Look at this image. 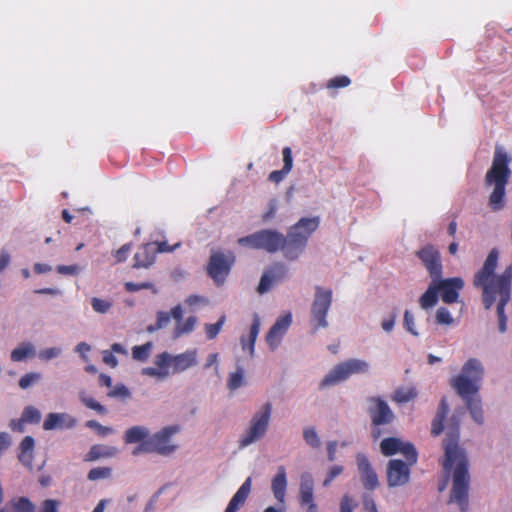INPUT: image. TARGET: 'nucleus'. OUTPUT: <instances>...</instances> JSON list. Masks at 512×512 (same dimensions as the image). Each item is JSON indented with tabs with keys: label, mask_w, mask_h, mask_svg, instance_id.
Instances as JSON below:
<instances>
[{
	"label": "nucleus",
	"mask_w": 512,
	"mask_h": 512,
	"mask_svg": "<svg viewBox=\"0 0 512 512\" xmlns=\"http://www.w3.org/2000/svg\"><path fill=\"white\" fill-rule=\"evenodd\" d=\"M498 253L492 250L481 270H479L473 280L475 287L482 288V300L485 309L489 310L497 301L496 312L499 321V331L504 333L507 329V317L505 315V306L510 300L511 281H512V263L504 272L495 276L494 271L497 267Z\"/></svg>",
	"instance_id": "nucleus-1"
},
{
	"label": "nucleus",
	"mask_w": 512,
	"mask_h": 512,
	"mask_svg": "<svg viewBox=\"0 0 512 512\" xmlns=\"http://www.w3.org/2000/svg\"><path fill=\"white\" fill-rule=\"evenodd\" d=\"M463 412H455L446 428V437L443 441L445 451L444 470L453 471V485L450 502L458 504L462 512L468 507L469 472L468 460L465 451L458 445L460 417Z\"/></svg>",
	"instance_id": "nucleus-2"
},
{
	"label": "nucleus",
	"mask_w": 512,
	"mask_h": 512,
	"mask_svg": "<svg viewBox=\"0 0 512 512\" xmlns=\"http://www.w3.org/2000/svg\"><path fill=\"white\" fill-rule=\"evenodd\" d=\"M510 161L511 158L508 156L504 147L497 144L495 146L492 165L484 179L485 186L492 188V192L489 196V206L493 211H499L504 207L506 185L511 174L509 168Z\"/></svg>",
	"instance_id": "nucleus-3"
},
{
	"label": "nucleus",
	"mask_w": 512,
	"mask_h": 512,
	"mask_svg": "<svg viewBox=\"0 0 512 512\" xmlns=\"http://www.w3.org/2000/svg\"><path fill=\"white\" fill-rule=\"evenodd\" d=\"M273 406L267 401L252 415L247 428L240 435L237 445L244 449L265 437L270 426Z\"/></svg>",
	"instance_id": "nucleus-4"
},
{
	"label": "nucleus",
	"mask_w": 512,
	"mask_h": 512,
	"mask_svg": "<svg viewBox=\"0 0 512 512\" xmlns=\"http://www.w3.org/2000/svg\"><path fill=\"white\" fill-rule=\"evenodd\" d=\"M240 246L256 250H264L267 253H275L284 243V235L274 229H262L237 240Z\"/></svg>",
	"instance_id": "nucleus-5"
},
{
	"label": "nucleus",
	"mask_w": 512,
	"mask_h": 512,
	"mask_svg": "<svg viewBox=\"0 0 512 512\" xmlns=\"http://www.w3.org/2000/svg\"><path fill=\"white\" fill-rule=\"evenodd\" d=\"M370 364L357 358H351L334 366L321 380L320 387L334 386L347 380L354 374H366L369 372Z\"/></svg>",
	"instance_id": "nucleus-6"
},
{
	"label": "nucleus",
	"mask_w": 512,
	"mask_h": 512,
	"mask_svg": "<svg viewBox=\"0 0 512 512\" xmlns=\"http://www.w3.org/2000/svg\"><path fill=\"white\" fill-rule=\"evenodd\" d=\"M315 293L310 310V323L313 332L328 327L327 315L332 305L333 292L322 286H315Z\"/></svg>",
	"instance_id": "nucleus-7"
},
{
	"label": "nucleus",
	"mask_w": 512,
	"mask_h": 512,
	"mask_svg": "<svg viewBox=\"0 0 512 512\" xmlns=\"http://www.w3.org/2000/svg\"><path fill=\"white\" fill-rule=\"evenodd\" d=\"M179 432L178 426H166L146 439L150 453L161 456L173 454L178 446L172 443V436Z\"/></svg>",
	"instance_id": "nucleus-8"
},
{
	"label": "nucleus",
	"mask_w": 512,
	"mask_h": 512,
	"mask_svg": "<svg viewBox=\"0 0 512 512\" xmlns=\"http://www.w3.org/2000/svg\"><path fill=\"white\" fill-rule=\"evenodd\" d=\"M380 449L385 456L401 453L409 464L417 462V451L414 445L410 442H404L400 438L389 437L383 439L380 443Z\"/></svg>",
	"instance_id": "nucleus-9"
},
{
	"label": "nucleus",
	"mask_w": 512,
	"mask_h": 512,
	"mask_svg": "<svg viewBox=\"0 0 512 512\" xmlns=\"http://www.w3.org/2000/svg\"><path fill=\"white\" fill-rule=\"evenodd\" d=\"M234 256H225L221 252L213 253L210 256L207 272L217 285H222L228 276Z\"/></svg>",
	"instance_id": "nucleus-10"
},
{
	"label": "nucleus",
	"mask_w": 512,
	"mask_h": 512,
	"mask_svg": "<svg viewBox=\"0 0 512 512\" xmlns=\"http://www.w3.org/2000/svg\"><path fill=\"white\" fill-rule=\"evenodd\" d=\"M163 356H168L166 359L167 371L170 374H178L186 371L187 369L197 365V350H186L183 353L172 355L169 352H162Z\"/></svg>",
	"instance_id": "nucleus-11"
},
{
	"label": "nucleus",
	"mask_w": 512,
	"mask_h": 512,
	"mask_svg": "<svg viewBox=\"0 0 512 512\" xmlns=\"http://www.w3.org/2000/svg\"><path fill=\"white\" fill-rule=\"evenodd\" d=\"M408 461L392 459L387 464V483L389 487L402 486L408 483L410 478V466Z\"/></svg>",
	"instance_id": "nucleus-12"
},
{
	"label": "nucleus",
	"mask_w": 512,
	"mask_h": 512,
	"mask_svg": "<svg viewBox=\"0 0 512 512\" xmlns=\"http://www.w3.org/2000/svg\"><path fill=\"white\" fill-rule=\"evenodd\" d=\"M369 402V415L373 425H387L394 420V413L386 401L378 397H372Z\"/></svg>",
	"instance_id": "nucleus-13"
},
{
	"label": "nucleus",
	"mask_w": 512,
	"mask_h": 512,
	"mask_svg": "<svg viewBox=\"0 0 512 512\" xmlns=\"http://www.w3.org/2000/svg\"><path fill=\"white\" fill-rule=\"evenodd\" d=\"M438 291L441 294V299L444 303H455L459 297V291L464 286V281L460 277H453L448 279L435 278L434 279Z\"/></svg>",
	"instance_id": "nucleus-14"
},
{
	"label": "nucleus",
	"mask_w": 512,
	"mask_h": 512,
	"mask_svg": "<svg viewBox=\"0 0 512 512\" xmlns=\"http://www.w3.org/2000/svg\"><path fill=\"white\" fill-rule=\"evenodd\" d=\"M292 323V315L291 313H286L277 318L275 323L270 328L269 332L266 335V342L271 351H274L280 345L282 338L288 331L290 325Z\"/></svg>",
	"instance_id": "nucleus-15"
},
{
	"label": "nucleus",
	"mask_w": 512,
	"mask_h": 512,
	"mask_svg": "<svg viewBox=\"0 0 512 512\" xmlns=\"http://www.w3.org/2000/svg\"><path fill=\"white\" fill-rule=\"evenodd\" d=\"M424 266L428 270L432 279L440 278L442 274V264L440 254L433 246H425L417 252Z\"/></svg>",
	"instance_id": "nucleus-16"
},
{
	"label": "nucleus",
	"mask_w": 512,
	"mask_h": 512,
	"mask_svg": "<svg viewBox=\"0 0 512 512\" xmlns=\"http://www.w3.org/2000/svg\"><path fill=\"white\" fill-rule=\"evenodd\" d=\"M356 462L357 470L364 488L367 490L376 489L379 486L378 476L368 458L364 454L359 453L356 456Z\"/></svg>",
	"instance_id": "nucleus-17"
},
{
	"label": "nucleus",
	"mask_w": 512,
	"mask_h": 512,
	"mask_svg": "<svg viewBox=\"0 0 512 512\" xmlns=\"http://www.w3.org/2000/svg\"><path fill=\"white\" fill-rule=\"evenodd\" d=\"M287 274L288 269L284 264H274L263 273L257 287V292L259 294L268 292L274 283L284 280L287 277Z\"/></svg>",
	"instance_id": "nucleus-18"
},
{
	"label": "nucleus",
	"mask_w": 512,
	"mask_h": 512,
	"mask_svg": "<svg viewBox=\"0 0 512 512\" xmlns=\"http://www.w3.org/2000/svg\"><path fill=\"white\" fill-rule=\"evenodd\" d=\"M77 425V419L66 412L48 413L43 422V429L46 431L57 429H72Z\"/></svg>",
	"instance_id": "nucleus-19"
},
{
	"label": "nucleus",
	"mask_w": 512,
	"mask_h": 512,
	"mask_svg": "<svg viewBox=\"0 0 512 512\" xmlns=\"http://www.w3.org/2000/svg\"><path fill=\"white\" fill-rule=\"evenodd\" d=\"M319 226V218H301L296 224H294L288 231V233L294 238L303 241L307 245L309 237Z\"/></svg>",
	"instance_id": "nucleus-20"
},
{
	"label": "nucleus",
	"mask_w": 512,
	"mask_h": 512,
	"mask_svg": "<svg viewBox=\"0 0 512 512\" xmlns=\"http://www.w3.org/2000/svg\"><path fill=\"white\" fill-rule=\"evenodd\" d=\"M481 379H474L465 377L464 375H457L451 379V386L457 391V393L464 399H470V395L475 394L478 389V382Z\"/></svg>",
	"instance_id": "nucleus-21"
},
{
	"label": "nucleus",
	"mask_w": 512,
	"mask_h": 512,
	"mask_svg": "<svg viewBox=\"0 0 512 512\" xmlns=\"http://www.w3.org/2000/svg\"><path fill=\"white\" fill-rule=\"evenodd\" d=\"M287 473L284 466H278L277 472L271 480V491L279 504H285L287 489Z\"/></svg>",
	"instance_id": "nucleus-22"
},
{
	"label": "nucleus",
	"mask_w": 512,
	"mask_h": 512,
	"mask_svg": "<svg viewBox=\"0 0 512 512\" xmlns=\"http://www.w3.org/2000/svg\"><path fill=\"white\" fill-rule=\"evenodd\" d=\"M306 244L291 236L289 233L284 235V243L281 245L284 257L289 261L297 260L304 252Z\"/></svg>",
	"instance_id": "nucleus-23"
},
{
	"label": "nucleus",
	"mask_w": 512,
	"mask_h": 512,
	"mask_svg": "<svg viewBox=\"0 0 512 512\" xmlns=\"http://www.w3.org/2000/svg\"><path fill=\"white\" fill-rule=\"evenodd\" d=\"M168 356H163L161 353L154 357L155 367H145L141 370L142 375L164 380L170 375V371L166 368V359Z\"/></svg>",
	"instance_id": "nucleus-24"
},
{
	"label": "nucleus",
	"mask_w": 512,
	"mask_h": 512,
	"mask_svg": "<svg viewBox=\"0 0 512 512\" xmlns=\"http://www.w3.org/2000/svg\"><path fill=\"white\" fill-rule=\"evenodd\" d=\"M252 479L248 477L230 500L225 512H237L251 492Z\"/></svg>",
	"instance_id": "nucleus-25"
},
{
	"label": "nucleus",
	"mask_w": 512,
	"mask_h": 512,
	"mask_svg": "<svg viewBox=\"0 0 512 512\" xmlns=\"http://www.w3.org/2000/svg\"><path fill=\"white\" fill-rule=\"evenodd\" d=\"M314 480L310 473L304 472L300 477L299 500L302 505L315 504L313 501Z\"/></svg>",
	"instance_id": "nucleus-26"
},
{
	"label": "nucleus",
	"mask_w": 512,
	"mask_h": 512,
	"mask_svg": "<svg viewBox=\"0 0 512 512\" xmlns=\"http://www.w3.org/2000/svg\"><path fill=\"white\" fill-rule=\"evenodd\" d=\"M118 448L114 446L95 444L85 455L84 460L87 462L96 461L100 458H112L118 454Z\"/></svg>",
	"instance_id": "nucleus-27"
},
{
	"label": "nucleus",
	"mask_w": 512,
	"mask_h": 512,
	"mask_svg": "<svg viewBox=\"0 0 512 512\" xmlns=\"http://www.w3.org/2000/svg\"><path fill=\"white\" fill-rule=\"evenodd\" d=\"M156 252L152 250L151 244L143 245L134 256V268H149L155 261Z\"/></svg>",
	"instance_id": "nucleus-28"
},
{
	"label": "nucleus",
	"mask_w": 512,
	"mask_h": 512,
	"mask_svg": "<svg viewBox=\"0 0 512 512\" xmlns=\"http://www.w3.org/2000/svg\"><path fill=\"white\" fill-rule=\"evenodd\" d=\"M149 435L150 430L146 426L136 425L124 432L123 439L126 444L143 443Z\"/></svg>",
	"instance_id": "nucleus-29"
},
{
	"label": "nucleus",
	"mask_w": 512,
	"mask_h": 512,
	"mask_svg": "<svg viewBox=\"0 0 512 512\" xmlns=\"http://www.w3.org/2000/svg\"><path fill=\"white\" fill-rule=\"evenodd\" d=\"M283 154V168L270 173L269 180L275 183L281 182L284 177L292 170L293 158L292 151L289 147H285L282 151Z\"/></svg>",
	"instance_id": "nucleus-30"
},
{
	"label": "nucleus",
	"mask_w": 512,
	"mask_h": 512,
	"mask_svg": "<svg viewBox=\"0 0 512 512\" xmlns=\"http://www.w3.org/2000/svg\"><path fill=\"white\" fill-rule=\"evenodd\" d=\"M449 411V405L447 403L446 398H442L438 411L432 421L431 433L434 436H438L444 430L443 421L446 418V415Z\"/></svg>",
	"instance_id": "nucleus-31"
},
{
	"label": "nucleus",
	"mask_w": 512,
	"mask_h": 512,
	"mask_svg": "<svg viewBox=\"0 0 512 512\" xmlns=\"http://www.w3.org/2000/svg\"><path fill=\"white\" fill-rule=\"evenodd\" d=\"M483 373L484 368L482 363L476 358H470L463 365L459 375H464L465 377L474 379H482Z\"/></svg>",
	"instance_id": "nucleus-32"
},
{
	"label": "nucleus",
	"mask_w": 512,
	"mask_h": 512,
	"mask_svg": "<svg viewBox=\"0 0 512 512\" xmlns=\"http://www.w3.org/2000/svg\"><path fill=\"white\" fill-rule=\"evenodd\" d=\"M260 326H261L260 318L257 314H255L253 317V323L250 327L248 341H246L244 338L241 339L242 349L243 350L248 349L250 356L254 355V345H255L257 336L259 334V331H260Z\"/></svg>",
	"instance_id": "nucleus-33"
},
{
	"label": "nucleus",
	"mask_w": 512,
	"mask_h": 512,
	"mask_svg": "<svg viewBox=\"0 0 512 512\" xmlns=\"http://www.w3.org/2000/svg\"><path fill=\"white\" fill-rule=\"evenodd\" d=\"M438 293V287L436 286L434 279H432V282L426 292L419 298L420 307L425 310L434 307L438 302Z\"/></svg>",
	"instance_id": "nucleus-34"
},
{
	"label": "nucleus",
	"mask_w": 512,
	"mask_h": 512,
	"mask_svg": "<svg viewBox=\"0 0 512 512\" xmlns=\"http://www.w3.org/2000/svg\"><path fill=\"white\" fill-rule=\"evenodd\" d=\"M35 355V347L30 342L20 343L15 349L12 350L10 357L14 362H20L28 357Z\"/></svg>",
	"instance_id": "nucleus-35"
},
{
	"label": "nucleus",
	"mask_w": 512,
	"mask_h": 512,
	"mask_svg": "<svg viewBox=\"0 0 512 512\" xmlns=\"http://www.w3.org/2000/svg\"><path fill=\"white\" fill-rule=\"evenodd\" d=\"M417 396V392L413 387H399L395 390L392 400L399 403H407Z\"/></svg>",
	"instance_id": "nucleus-36"
},
{
	"label": "nucleus",
	"mask_w": 512,
	"mask_h": 512,
	"mask_svg": "<svg viewBox=\"0 0 512 512\" xmlns=\"http://www.w3.org/2000/svg\"><path fill=\"white\" fill-rule=\"evenodd\" d=\"M153 343L151 341L146 342L143 345H137L132 348V358L139 362H146L153 350Z\"/></svg>",
	"instance_id": "nucleus-37"
},
{
	"label": "nucleus",
	"mask_w": 512,
	"mask_h": 512,
	"mask_svg": "<svg viewBox=\"0 0 512 512\" xmlns=\"http://www.w3.org/2000/svg\"><path fill=\"white\" fill-rule=\"evenodd\" d=\"M13 512H36L35 505L27 497L14 498L9 502Z\"/></svg>",
	"instance_id": "nucleus-38"
},
{
	"label": "nucleus",
	"mask_w": 512,
	"mask_h": 512,
	"mask_svg": "<svg viewBox=\"0 0 512 512\" xmlns=\"http://www.w3.org/2000/svg\"><path fill=\"white\" fill-rule=\"evenodd\" d=\"M197 321V317L190 316L186 319L185 322L181 321L176 323V326L174 328V338H178L184 334L191 333L194 330Z\"/></svg>",
	"instance_id": "nucleus-39"
},
{
	"label": "nucleus",
	"mask_w": 512,
	"mask_h": 512,
	"mask_svg": "<svg viewBox=\"0 0 512 512\" xmlns=\"http://www.w3.org/2000/svg\"><path fill=\"white\" fill-rule=\"evenodd\" d=\"M303 439L308 446L318 449L321 446L320 437L314 427H306L303 430Z\"/></svg>",
	"instance_id": "nucleus-40"
},
{
	"label": "nucleus",
	"mask_w": 512,
	"mask_h": 512,
	"mask_svg": "<svg viewBox=\"0 0 512 512\" xmlns=\"http://www.w3.org/2000/svg\"><path fill=\"white\" fill-rule=\"evenodd\" d=\"M244 384V369L240 366L237 367L235 372L229 374L227 387L234 391Z\"/></svg>",
	"instance_id": "nucleus-41"
},
{
	"label": "nucleus",
	"mask_w": 512,
	"mask_h": 512,
	"mask_svg": "<svg viewBox=\"0 0 512 512\" xmlns=\"http://www.w3.org/2000/svg\"><path fill=\"white\" fill-rule=\"evenodd\" d=\"M466 405L472 418L479 424L483 423V411L480 401L470 398L466 400Z\"/></svg>",
	"instance_id": "nucleus-42"
},
{
	"label": "nucleus",
	"mask_w": 512,
	"mask_h": 512,
	"mask_svg": "<svg viewBox=\"0 0 512 512\" xmlns=\"http://www.w3.org/2000/svg\"><path fill=\"white\" fill-rule=\"evenodd\" d=\"M80 400L87 408L95 410L98 414L104 415L107 413V409L103 405L85 393L80 394Z\"/></svg>",
	"instance_id": "nucleus-43"
},
{
	"label": "nucleus",
	"mask_w": 512,
	"mask_h": 512,
	"mask_svg": "<svg viewBox=\"0 0 512 512\" xmlns=\"http://www.w3.org/2000/svg\"><path fill=\"white\" fill-rule=\"evenodd\" d=\"M226 317L222 315L219 320L214 324H205V332L207 339L211 340L217 337L223 325L225 324Z\"/></svg>",
	"instance_id": "nucleus-44"
},
{
	"label": "nucleus",
	"mask_w": 512,
	"mask_h": 512,
	"mask_svg": "<svg viewBox=\"0 0 512 512\" xmlns=\"http://www.w3.org/2000/svg\"><path fill=\"white\" fill-rule=\"evenodd\" d=\"M21 417L27 423H39L41 420V413L34 406H26Z\"/></svg>",
	"instance_id": "nucleus-45"
},
{
	"label": "nucleus",
	"mask_w": 512,
	"mask_h": 512,
	"mask_svg": "<svg viewBox=\"0 0 512 512\" xmlns=\"http://www.w3.org/2000/svg\"><path fill=\"white\" fill-rule=\"evenodd\" d=\"M91 306L96 313L106 314L112 307V302L106 299L93 297L91 299Z\"/></svg>",
	"instance_id": "nucleus-46"
},
{
	"label": "nucleus",
	"mask_w": 512,
	"mask_h": 512,
	"mask_svg": "<svg viewBox=\"0 0 512 512\" xmlns=\"http://www.w3.org/2000/svg\"><path fill=\"white\" fill-rule=\"evenodd\" d=\"M111 473L112 469L109 467H96L89 471L87 477L90 481H96L110 477Z\"/></svg>",
	"instance_id": "nucleus-47"
},
{
	"label": "nucleus",
	"mask_w": 512,
	"mask_h": 512,
	"mask_svg": "<svg viewBox=\"0 0 512 512\" xmlns=\"http://www.w3.org/2000/svg\"><path fill=\"white\" fill-rule=\"evenodd\" d=\"M86 426L88 428L94 429L99 436L105 437L114 433V429L112 427L103 426L96 420H89L86 422Z\"/></svg>",
	"instance_id": "nucleus-48"
},
{
	"label": "nucleus",
	"mask_w": 512,
	"mask_h": 512,
	"mask_svg": "<svg viewBox=\"0 0 512 512\" xmlns=\"http://www.w3.org/2000/svg\"><path fill=\"white\" fill-rule=\"evenodd\" d=\"M125 289L128 292H137L141 289H150L154 294H156L158 291L155 288V286L151 282H142V283H134V282H126L124 284Z\"/></svg>",
	"instance_id": "nucleus-49"
},
{
	"label": "nucleus",
	"mask_w": 512,
	"mask_h": 512,
	"mask_svg": "<svg viewBox=\"0 0 512 512\" xmlns=\"http://www.w3.org/2000/svg\"><path fill=\"white\" fill-rule=\"evenodd\" d=\"M41 379V374L37 372H30L22 376L19 380V386L22 389L29 388L32 384L36 383Z\"/></svg>",
	"instance_id": "nucleus-50"
},
{
	"label": "nucleus",
	"mask_w": 512,
	"mask_h": 512,
	"mask_svg": "<svg viewBox=\"0 0 512 512\" xmlns=\"http://www.w3.org/2000/svg\"><path fill=\"white\" fill-rule=\"evenodd\" d=\"M436 322L441 325H452L454 319L448 309L441 307L436 312Z\"/></svg>",
	"instance_id": "nucleus-51"
},
{
	"label": "nucleus",
	"mask_w": 512,
	"mask_h": 512,
	"mask_svg": "<svg viewBox=\"0 0 512 512\" xmlns=\"http://www.w3.org/2000/svg\"><path fill=\"white\" fill-rule=\"evenodd\" d=\"M62 354V349L60 347H50L43 349L39 352V358L43 361H49L54 358L59 357Z\"/></svg>",
	"instance_id": "nucleus-52"
},
{
	"label": "nucleus",
	"mask_w": 512,
	"mask_h": 512,
	"mask_svg": "<svg viewBox=\"0 0 512 512\" xmlns=\"http://www.w3.org/2000/svg\"><path fill=\"white\" fill-rule=\"evenodd\" d=\"M344 470V467L342 465H334L331 467L327 473V477L323 481V486L328 487L331 482L339 476Z\"/></svg>",
	"instance_id": "nucleus-53"
},
{
	"label": "nucleus",
	"mask_w": 512,
	"mask_h": 512,
	"mask_svg": "<svg viewBox=\"0 0 512 512\" xmlns=\"http://www.w3.org/2000/svg\"><path fill=\"white\" fill-rule=\"evenodd\" d=\"M404 327L406 328V330L408 332H410L413 336H418V332L415 330L414 328V325H415V321H414V316L412 315V313L409 311V310H406L404 312Z\"/></svg>",
	"instance_id": "nucleus-54"
},
{
	"label": "nucleus",
	"mask_w": 512,
	"mask_h": 512,
	"mask_svg": "<svg viewBox=\"0 0 512 512\" xmlns=\"http://www.w3.org/2000/svg\"><path fill=\"white\" fill-rule=\"evenodd\" d=\"M108 395L110 397L128 398L130 397V391L125 385L120 384L115 386V388Z\"/></svg>",
	"instance_id": "nucleus-55"
},
{
	"label": "nucleus",
	"mask_w": 512,
	"mask_h": 512,
	"mask_svg": "<svg viewBox=\"0 0 512 512\" xmlns=\"http://www.w3.org/2000/svg\"><path fill=\"white\" fill-rule=\"evenodd\" d=\"M75 352L80 355L84 362L88 361L87 353L91 351V346L86 342H80L75 346Z\"/></svg>",
	"instance_id": "nucleus-56"
},
{
	"label": "nucleus",
	"mask_w": 512,
	"mask_h": 512,
	"mask_svg": "<svg viewBox=\"0 0 512 512\" xmlns=\"http://www.w3.org/2000/svg\"><path fill=\"white\" fill-rule=\"evenodd\" d=\"M350 84V79L346 76L335 77L328 83L329 88L346 87Z\"/></svg>",
	"instance_id": "nucleus-57"
},
{
	"label": "nucleus",
	"mask_w": 512,
	"mask_h": 512,
	"mask_svg": "<svg viewBox=\"0 0 512 512\" xmlns=\"http://www.w3.org/2000/svg\"><path fill=\"white\" fill-rule=\"evenodd\" d=\"M59 502L54 499H46L43 501L40 512H58Z\"/></svg>",
	"instance_id": "nucleus-58"
},
{
	"label": "nucleus",
	"mask_w": 512,
	"mask_h": 512,
	"mask_svg": "<svg viewBox=\"0 0 512 512\" xmlns=\"http://www.w3.org/2000/svg\"><path fill=\"white\" fill-rule=\"evenodd\" d=\"M80 270L81 269L78 265H69V266L59 265V266H57V271L60 274H64V275H76L80 272Z\"/></svg>",
	"instance_id": "nucleus-59"
},
{
	"label": "nucleus",
	"mask_w": 512,
	"mask_h": 512,
	"mask_svg": "<svg viewBox=\"0 0 512 512\" xmlns=\"http://www.w3.org/2000/svg\"><path fill=\"white\" fill-rule=\"evenodd\" d=\"M170 314L160 311L157 313L156 328L162 329L170 323Z\"/></svg>",
	"instance_id": "nucleus-60"
},
{
	"label": "nucleus",
	"mask_w": 512,
	"mask_h": 512,
	"mask_svg": "<svg viewBox=\"0 0 512 512\" xmlns=\"http://www.w3.org/2000/svg\"><path fill=\"white\" fill-rule=\"evenodd\" d=\"M20 452H29L33 453L34 449V439L31 436H26L20 443Z\"/></svg>",
	"instance_id": "nucleus-61"
},
{
	"label": "nucleus",
	"mask_w": 512,
	"mask_h": 512,
	"mask_svg": "<svg viewBox=\"0 0 512 512\" xmlns=\"http://www.w3.org/2000/svg\"><path fill=\"white\" fill-rule=\"evenodd\" d=\"M363 506L366 512H378L375 501L368 494L363 496Z\"/></svg>",
	"instance_id": "nucleus-62"
},
{
	"label": "nucleus",
	"mask_w": 512,
	"mask_h": 512,
	"mask_svg": "<svg viewBox=\"0 0 512 512\" xmlns=\"http://www.w3.org/2000/svg\"><path fill=\"white\" fill-rule=\"evenodd\" d=\"M353 501L350 496L344 495L341 499L340 503V511L341 512H353Z\"/></svg>",
	"instance_id": "nucleus-63"
},
{
	"label": "nucleus",
	"mask_w": 512,
	"mask_h": 512,
	"mask_svg": "<svg viewBox=\"0 0 512 512\" xmlns=\"http://www.w3.org/2000/svg\"><path fill=\"white\" fill-rule=\"evenodd\" d=\"M103 354V362L107 364L108 366L115 368L118 365V360L113 355V353L109 350H104L102 352Z\"/></svg>",
	"instance_id": "nucleus-64"
}]
</instances>
